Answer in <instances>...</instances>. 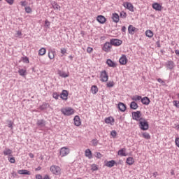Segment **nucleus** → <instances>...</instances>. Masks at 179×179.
Wrapping results in <instances>:
<instances>
[{
    "label": "nucleus",
    "instance_id": "f257e3e1",
    "mask_svg": "<svg viewBox=\"0 0 179 179\" xmlns=\"http://www.w3.org/2000/svg\"><path fill=\"white\" fill-rule=\"evenodd\" d=\"M50 171L55 176H61V174L62 173L61 167H59V166H57V165H52L50 166Z\"/></svg>",
    "mask_w": 179,
    "mask_h": 179
},
{
    "label": "nucleus",
    "instance_id": "f03ea898",
    "mask_svg": "<svg viewBox=\"0 0 179 179\" xmlns=\"http://www.w3.org/2000/svg\"><path fill=\"white\" fill-rule=\"evenodd\" d=\"M61 111L64 115H73L75 114V109L71 108V107H67V108H64L61 109Z\"/></svg>",
    "mask_w": 179,
    "mask_h": 179
},
{
    "label": "nucleus",
    "instance_id": "7ed1b4c3",
    "mask_svg": "<svg viewBox=\"0 0 179 179\" xmlns=\"http://www.w3.org/2000/svg\"><path fill=\"white\" fill-rule=\"evenodd\" d=\"M140 124V128L142 129V131H148L149 129V123H148V121L143 118L142 120L139 122Z\"/></svg>",
    "mask_w": 179,
    "mask_h": 179
},
{
    "label": "nucleus",
    "instance_id": "20e7f679",
    "mask_svg": "<svg viewBox=\"0 0 179 179\" xmlns=\"http://www.w3.org/2000/svg\"><path fill=\"white\" fill-rule=\"evenodd\" d=\"M132 117H133V120H135L136 121H139V122L143 120V117H142V113H141V111L133 112Z\"/></svg>",
    "mask_w": 179,
    "mask_h": 179
},
{
    "label": "nucleus",
    "instance_id": "39448f33",
    "mask_svg": "<svg viewBox=\"0 0 179 179\" xmlns=\"http://www.w3.org/2000/svg\"><path fill=\"white\" fill-rule=\"evenodd\" d=\"M69 153H71V150L66 147H63L59 150L61 157H65V156H68Z\"/></svg>",
    "mask_w": 179,
    "mask_h": 179
},
{
    "label": "nucleus",
    "instance_id": "423d86ee",
    "mask_svg": "<svg viewBox=\"0 0 179 179\" xmlns=\"http://www.w3.org/2000/svg\"><path fill=\"white\" fill-rule=\"evenodd\" d=\"M122 5L124 8L129 10V12H135V7L134 6L133 4H131V3L126 1L124 2Z\"/></svg>",
    "mask_w": 179,
    "mask_h": 179
},
{
    "label": "nucleus",
    "instance_id": "0eeeda50",
    "mask_svg": "<svg viewBox=\"0 0 179 179\" xmlns=\"http://www.w3.org/2000/svg\"><path fill=\"white\" fill-rule=\"evenodd\" d=\"M111 48H113V45L111 44V42H106L104 43L102 50L103 51H105V52H110Z\"/></svg>",
    "mask_w": 179,
    "mask_h": 179
},
{
    "label": "nucleus",
    "instance_id": "6e6552de",
    "mask_svg": "<svg viewBox=\"0 0 179 179\" xmlns=\"http://www.w3.org/2000/svg\"><path fill=\"white\" fill-rule=\"evenodd\" d=\"M100 80L101 82H107L108 80V73L106 70L101 71Z\"/></svg>",
    "mask_w": 179,
    "mask_h": 179
},
{
    "label": "nucleus",
    "instance_id": "1a4fd4ad",
    "mask_svg": "<svg viewBox=\"0 0 179 179\" xmlns=\"http://www.w3.org/2000/svg\"><path fill=\"white\" fill-rule=\"evenodd\" d=\"M110 43L112 45H114L115 47H119V45H121V44H122V41L120 39H110Z\"/></svg>",
    "mask_w": 179,
    "mask_h": 179
},
{
    "label": "nucleus",
    "instance_id": "9d476101",
    "mask_svg": "<svg viewBox=\"0 0 179 179\" xmlns=\"http://www.w3.org/2000/svg\"><path fill=\"white\" fill-rule=\"evenodd\" d=\"M119 62L120 65H127L128 62V58H127V55H122L119 59Z\"/></svg>",
    "mask_w": 179,
    "mask_h": 179
},
{
    "label": "nucleus",
    "instance_id": "9b49d317",
    "mask_svg": "<svg viewBox=\"0 0 179 179\" xmlns=\"http://www.w3.org/2000/svg\"><path fill=\"white\" fill-rule=\"evenodd\" d=\"M73 121L76 127H80V125H82V121L80 120V117L78 115L74 117Z\"/></svg>",
    "mask_w": 179,
    "mask_h": 179
},
{
    "label": "nucleus",
    "instance_id": "f8f14e48",
    "mask_svg": "<svg viewBox=\"0 0 179 179\" xmlns=\"http://www.w3.org/2000/svg\"><path fill=\"white\" fill-rule=\"evenodd\" d=\"M128 31L129 34H131V36H134V34H135V32L138 31V28H136L132 25H129L128 27Z\"/></svg>",
    "mask_w": 179,
    "mask_h": 179
},
{
    "label": "nucleus",
    "instance_id": "ddd939ff",
    "mask_svg": "<svg viewBox=\"0 0 179 179\" xmlns=\"http://www.w3.org/2000/svg\"><path fill=\"white\" fill-rule=\"evenodd\" d=\"M96 20L99 22V23H101V24H104V23L107 22V19H106V17L103 15H98L96 17Z\"/></svg>",
    "mask_w": 179,
    "mask_h": 179
},
{
    "label": "nucleus",
    "instance_id": "4468645a",
    "mask_svg": "<svg viewBox=\"0 0 179 179\" xmlns=\"http://www.w3.org/2000/svg\"><path fill=\"white\" fill-rule=\"evenodd\" d=\"M17 173L22 176H31V172H30V171H28L26 169L18 170Z\"/></svg>",
    "mask_w": 179,
    "mask_h": 179
},
{
    "label": "nucleus",
    "instance_id": "2eb2a0df",
    "mask_svg": "<svg viewBox=\"0 0 179 179\" xmlns=\"http://www.w3.org/2000/svg\"><path fill=\"white\" fill-rule=\"evenodd\" d=\"M118 156L125 157L128 156V153H127V148H122L117 152Z\"/></svg>",
    "mask_w": 179,
    "mask_h": 179
},
{
    "label": "nucleus",
    "instance_id": "dca6fc26",
    "mask_svg": "<svg viewBox=\"0 0 179 179\" xmlns=\"http://www.w3.org/2000/svg\"><path fill=\"white\" fill-rule=\"evenodd\" d=\"M152 6L153 9H155V10H158L159 12H160L162 9H163V6H162V5L158 3H154Z\"/></svg>",
    "mask_w": 179,
    "mask_h": 179
},
{
    "label": "nucleus",
    "instance_id": "f3484780",
    "mask_svg": "<svg viewBox=\"0 0 179 179\" xmlns=\"http://www.w3.org/2000/svg\"><path fill=\"white\" fill-rule=\"evenodd\" d=\"M106 64L110 68H115L117 66V63L113 62V60H111L110 59H107Z\"/></svg>",
    "mask_w": 179,
    "mask_h": 179
},
{
    "label": "nucleus",
    "instance_id": "a211bd4d",
    "mask_svg": "<svg viewBox=\"0 0 179 179\" xmlns=\"http://www.w3.org/2000/svg\"><path fill=\"white\" fill-rule=\"evenodd\" d=\"M118 108L122 113H124L127 110V106L124 103L120 102L118 103Z\"/></svg>",
    "mask_w": 179,
    "mask_h": 179
},
{
    "label": "nucleus",
    "instance_id": "6ab92c4d",
    "mask_svg": "<svg viewBox=\"0 0 179 179\" xmlns=\"http://www.w3.org/2000/svg\"><path fill=\"white\" fill-rule=\"evenodd\" d=\"M106 124H110V125H114V117H108L105 119Z\"/></svg>",
    "mask_w": 179,
    "mask_h": 179
},
{
    "label": "nucleus",
    "instance_id": "aec40b11",
    "mask_svg": "<svg viewBox=\"0 0 179 179\" xmlns=\"http://www.w3.org/2000/svg\"><path fill=\"white\" fill-rule=\"evenodd\" d=\"M141 103L144 104L145 106H149V103H150V99L148 98V96H145L143 98H141Z\"/></svg>",
    "mask_w": 179,
    "mask_h": 179
},
{
    "label": "nucleus",
    "instance_id": "412c9836",
    "mask_svg": "<svg viewBox=\"0 0 179 179\" xmlns=\"http://www.w3.org/2000/svg\"><path fill=\"white\" fill-rule=\"evenodd\" d=\"M60 97L62 100H68V91L66 90H63Z\"/></svg>",
    "mask_w": 179,
    "mask_h": 179
},
{
    "label": "nucleus",
    "instance_id": "4be33fe9",
    "mask_svg": "<svg viewBox=\"0 0 179 179\" xmlns=\"http://www.w3.org/2000/svg\"><path fill=\"white\" fill-rule=\"evenodd\" d=\"M126 163H127V164H128L129 166H132V164H134V163H135V159H134V157H128V158L127 159Z\"/></svg>",
    "mask_w": 179,
    "mask_h": 179
},
{
    "label": "nucleus",
    "instance_id": "5701e85b",
    "mask_svg": "<svg viewBox=\"0 0 179 179\" xmlns=\"http://www.w3.org/2000/svg\"><path fill=\"white\" fill-rule=\"evenodd\" d=\"M112 19L115 23H118L120 22V15L117 13H113Z\"/></svg>",
    "mask_w": 179,
    "mask_h": 179
},
{
    "label": "nucleus",
    "instance_id": "b1692460",
    "mask_svg": "<svg viewBox=\"0 0 179 179\" xmlns=\"http://www.w3.org/2000/svg\"><path fill=\"white\" fill-rule=\"evenodd\" d=\"M166 66V68H168V69H174V62H173L171 60L167 62Z\"/></svg>",
    "mask_w": 179,
    "mask_h": 179
},
{
    "label": "nucleus",
    "instance_id": "393cba45",
    "mask_svg": "<svg viewBox=\"0 0 179 179\" xmlns=\"http://www.w3.org/2000/svg\"><path fill=\"white\" fill-rule=\"evenodd\" d=\"M57 73L61 78H68L69 76V73H65L62 71H58Z\"/></svg>",
    "mask_w": 179,
    "mask_h": 179
},
{
    "label": "nucleus",
    "instance_id": "a878e982",
    "mask_svg": "<svg viewBox=\"0 0 179 179\" xmlns=\"http://www.w3.org/2000/svg\"><path fill=\"white\" fill-rule=\"evenodd\" d=\"M36 125L40 127V128H43V127H45V121L44 120H39L37 121Z\"/></svg>",
    "mask_w": 179,
    "mask_h": 179
},
{
    "label": "nucleus",
    "instance_id": "bb28decb",
    "mask_svg": "<svg viewBox=\"0 0 179 179\" xmlns=\"http://www.w3.org/2000/svg\"><path fill=\"white\" fill-rule=\"evenodd\" d=\"M18 73L20 76H26L27 75V71L24 69H20Z\"/></svg>",
    "mask_w": 179,
    "mask_h": 179
},
{
    "label": "nucleus",
    "instance_id": "cd10ccee",
    "mask_svg": "<svg viewBox=\"0 0 179 179\" xmlns=\"http://www.w3.org/2000/svg\"><path fill=\"white\" fill-rule=\"evenodd\" d=\"M85 155L86 157H88V159H92L93 157V155L92 154V151L90 149H87L85 152Z\"/></svg>",
    "mask_w": 179,
    "mask_h": 179
},
{
    "label": "nucleus",
    "instance_id": "c85d7f7f",
    "mask_svg": "<svg viewBox=\"0 0 179 179\" xmlns=\"http://www.w3.org/2000/svg\"><path fill=\"white\" fill-rule=\"evenodd\" d=\"M105 166H106V167H114V166H115V161L111 160L106 162Z\"/></svg>",
    "mask_w": 179,
    "mask_h": 179
},
{
    "label": "nucleus",
    "instance_id": "c756f323",
    "mask_svg": "<svg viewBox=\"0 0 179 179\" xmlns=\"http://www.w3.org/2000/svg\"><path fill=\"white\" fill-rule=\"evenodd\" d=\"M46 52L47 50L45 48H42L38 50V54L40 57H43V55H45Z\"/></svg>",
    "mask_w": 179,
    "mask_h": 179
},
{
    "label": "nucleus",
    "instance_id": "7c9ffc66",
    "mask_svg": "<svg viewBox=\"0 0 179 179\" xmlns=\"http://www.w3.org/2000/svg\"><path fill=\"white\" fill-rule=\"evenodd\" d=\"M91 92L92 94H97L99 92V87L96 85H92L91 87Z\"/></svg>",
    "mask_w": 179,
    "mask_h": 179
},
{
    "label": "nucleus",
    "instance_id": "2f4dec72",
    "mask_svg": "<svg viewBox=\"0 0 179 179\" xmlns=\"http://www.w3.org/2000/svg\"><path fill=\"white\" fill-rule=\"evenodd\" d=\"M48 55L50 59H54V58H55V51H53V50L49 51Z\"/></svg>",
    "mask_w": 179,
    "mask_h": 179
},
{
    "label": "nucleus",
    "instance_id": "473e14b6",
    "mask_svg": "<svg viewBox=\"0 0 179 179\" xmlns=\"http://www.w3.org/2000/svg\"><path fill=\"white\" fill-rule=\"evenodd\" d=\"M130 108H131V110H136L138 108V103L135 101L131 102Z\"/></svg>",
    "mask_w": 179,
    "mask_h": 179
},
{
    "label": "nucleus",
    "instance_id": "72a5a7b5",
    "mask_svg": "<svg viewBox=\"0 0 179 179\" xmlns=\"http://www.w3.org/2000/svg\"><path fill=\"white\" fill-rule=\"evenodd\" d=\"M153 35H154L153 31H152V30L150 29H148L145 31V36L147 37H149V38H152V37H153Z\"/></svg>",
    "mask_w": 179,
    "mask_h": 179
},
{
    "label": "nucleus",
    "instance_id": "f704fd0d",
    "mask_svg": "<svg viewBox=\"0 0 179 179\" xmlns=\"http://www.w3.org/2000/svg\"><path fill=\"white\" fill-rule=\"evenodd\" d=\"M131 99V100H133V101H139V100H141L142 96L139 95H134V96H132Z\"/></svg>",
    "mask_w": 179,
    "mask_h": 179
},
{
    "label": "nucleus",
    "instance_id": "c9c22d12",
    "mask_svg": "<svg viewBox=\"0 0 179 179\" xmlns=\"http://www.w3.org/2000/svg\"><path fill=\"white\" fill-rule=\"evenodd\" d=\"M3 153L4 156H10L12 154V150L9 148H6Z\"/></svg>",
    "mask_w": 179,
    "mask_h": 179
},
{
    "label": "nucleus",
    "instance_id": "e433bc0d",
    "mask_svg": "<svg viewBox=\"0 0 179 179\" xmlns=\"http://www.w3.org/2000/svg\"><path fill=\"white\" fill-rule=\"evenodd\" d=\"M52 6L55 10H61V6L59 5H58V3H57V2L54 1L52 3Z\"/></svg>",
    "mask_w": 179,
    "mask_h": 179
},
{
    "label": "nucleus",
    "instance_id": "4c0bfd02",
    "mask_svg": "<svg viewBox=\"0 0 179 179\" xmlns=\"http://www.w3.org/2000/svg\"><path fill=\"white\" fill-rule=\"evenodd\" d=\"M142 136L145 139H150V134H149V133H148V132L142 133Z\"/></svg>",
    "mask_w": 179,
    "mask_h": 179
},
{
    "label": "nucleus",
    "instance_id": "58836bf2",
    "mask_svg": "<svg viewBox=\"0 0 179 179\" xmlns=\"http://www.w3.org/2000/svg\"><path fill=\"white\" fill-rule=\"evenodd\" d=\"M24 10L26 13H31L33 12L31 6H25Z\"/></svg>",
    "mask_w": 179,
    "mask_h": 179
},
{
    "label": "nucleus",
    "instance_id": "ea45409f",
    "mask_svg": "<svg viewBox=\"0 0 179 179\" xmlns=\"http://www.w3.org/2000/svg\"><path fill=\"white\" fill-rule=\"evenodd\" d=\"M107 87H114V81H109L106 84Z\"/></svg>",
    "mask_w": 179,
    "mask_h": 179
},
{
    "label": "nucleus",
    "instance_id": "a19ab883",
    "mask_svg": "<svg viewBox=\"0 0 179 179\" xmlns=\"http://www.w3.org/2000/svg\"><path fill=\"white\" fill-rule=\"evenodd\" d=\"M91 170L92 171H97V170H99V168L97 167V165L92 164V166H91Z\"/></svg>",
    "mask_w": 179,
    "mask_h": 179
},
{
    "label": "nucleus",
    "instance_id": "79ce46f5",
    "mask_svg": "<svg viewBox=\"0 0 179 179\" xmlns=\"http://www.w3.org/2000/svg\"><path fill=\"white\" fill-rule=\"evenodd\" d=\"M22 62H24V64H29L30 62V60H29V57H22Z\"/></svg>",
    "mask_w": 179,
    "mask_h": 179
},
{
    "label": "nucleus",
    "instance_id": "37998d69",
    "mask_svg": "<svg viewBox=\"0 0 179 179\" xmlns=\"http://www.w3.org/2000/svg\"><path fill=\"white\" fill-rule=\"evenodd\" d=\"M51 25V22H50V21H48V20H46L45 21V27H47L48 29H50V26Z\"/></svg>",
    "mask_w": 179,
    "mask_h": 179
},
{
    "label": "nucleus",
    "instance_id": "c03bdc74",
    "mask_svg": "<svg viewBox=\"0 0 179 179\" xmlns=\"http://www.w3.org/2000/svg\"><path fill=\"white\" fill-rule=\"evenodd\" d=\"M120 17L125 19L127 17V13H125V11H122L120 13Z\"/></svg>",
    "mask_w": 179,
    "mask_h": 179
},
{
    "label": "nucleus",
    "instance_id": "a18cd8bd",
    "mask_svg": "<svg viewBox=\"0 0 179 179\" xmlns=\"http://www.w3.org/2000/svg\"><path fill=\"white\" fill-rule=\"evenodd\" d=\"M52 97L53 99H55V100H58V99L59 98V94H58V93L57 92H54L52 94Z\"/></svg>",
    "mask_w": 179,
    "mask_h": 179
},
{
    "label": "nucleus",
    "instance_id": "49530a36",
    "mask_svg": "<svg viewBox=\"0 0 179 179\" xmlns=\"http://www.w3.org/2000/svg\"><path fill=\"white\" fill-rule=\"evenodd\" d=\"M157 82H159V83H162L163 86H166V82L163 80L162 78H158Z\"/></svg>",
    "mask_w": 179,
    "mask_h": 179
},
{
    "label": "nucleus",
    "instance_id": "de8ad7c7",
    "mask_svg": "<svg viewBox=\"0 0 179 179\" xmlns=\"http://www.w3.org/2000/svg\"><path fill=\"white\" fill-rule=\"evenodd\" d=\"M92 146H97V145H99V141L97 140H92Z\"/></svg>",
    "mask_w": 179,
    "mask_h": 179
},
{
    "label": "nucleus",
    "instance_id": "09e8293b",
    "mask_svg": "<svg viewBox=\"0 0 179 179\" xmlns=\"http://www.w3.org/2000/svg\"><path fill=\"white\" fill-rule=\"evenodd\" d=\"M173 106L176 107V108H179V101H173Z\"/></svg>",
    "mask_w": 179,
    "mask_h": 179
},
{
    "label": "nucleus",
    "instance_id": "8fccbe9b",
    "mask_svg": "<svg viewBox=\"0 0 179 179\" xmlns=\"http://www.w3.org/2000/svg\"><path fill=\"white\" fill-rule=\"evenodd\" d=\"M110 135L113 136V138H115V136H117V131H115V130H113L110 132Z\"/></svg>",
    "mask_w": 179,
    "mask_h": 179
},
{
    "label": "nucleus",
    "instance_id": "3c124183",
    "mask_svg": "<svg viewBox=\"0 0 179 179\" xmlns=\"http://www.w3.org/2000/svg\"><path fill=\"white\" fill-rule=\"evenodd\" d=\"M8 128H11V129H13V123L12 121H8Z\"/></svg>",
    "mask_w": 179,
    "mask_h": 179
},
{
    "label": "nucleus",
    "instance_id": "603ef678",
    "mask_svg": "<svg viewBox=\"0 0 179 179\" xmlns=\"http://www.w3.org/2000/svg\"><path fill=\"white\" fill-rule=\"evenodd\" d=\"M6 1L7 2V3H8V5H13V3H15V0H6Z\"/></svg>",
    "mask_w": 179,
    "mask_h": 179
},
{
    "label": "nucleus",
    "instance_id": "864d4df0",
    "mask_svg": "<svg viewBox=\"0 0 179 179\" xmlns=\"http://www.w3.org/2000/svg\"><path fill=\"white\" fill-rule=\"evenodd\" d=\"M87 52H88V54H90L91 52H93V48L88 47L87 48Z\"/></svg>",
    "mask_w": 179,
    "mask_h": 179
},
{
    "label": "nucleus",
    "instance_id": "5fc2aeb1",
    "mask_svg": "<svg viewBox=\"0 0 179 179\" xmlns=\"http://www.w3.org/2000/svg\"><path fill=\"white\" fill-rule=\"evenodd\" d=\"M20 5L22 6H27V1H20Z\"/></svg>",
    "mask_w": 179,
    "mask_h": 179
},
{
    "label": "nucleus",
    "instance_id": "6e6d98bb",
    "mask_svg": "<svg viewBox=\"0 0 179 179\" xmlns=\"http://www.w3.org/2000/svg\"><path fill=\"white\" fill-rule=\"evenodd\" d=\"M10 163H15L16 162V160L15 159V157H11L10 159H8Z\"/></svg>",
    "mask_w": 179,
    "mask_h": 179
},
{
    "label": "nucleus",
    "instance_id": "4d7b16f0",
    "mask_svg": "<svg viewBox=\"0 0 179 179\" xmlns=\"http://www.w3.org/2000/svg\"><path fill=\"white\" fill-rule=\"evenodd\" d=\"M61 54H62L63 55H65V54H66V49L62 48L61 49Z\"/></svg>",
    "mask_w": 179,
    "mask_h": 179
},
{
    "label": "nucleus",
    "instance_id": "13d9d810",
    "mask_svg": "<svg viewBox=\"0 0 179 179\" xmlns=\"http://www.w3.org/2000/svg\"><path fill=\"white\" fill-rule=\"evenodd\" d=\"M22 36V31H17L16 37H20Z\"/></svg>",
    "mask_w": 179,
    "mask_h": 179
},
{
    "label": "nucleus",
    "instance_id": "bf43d9fd",
    "mask_svg": "<svg viewBox=\"0 0 179 179\" xmlns=\"http://www.w3.org/2000/svg\"><path fill=\"white\" fill-rule=\"evenodd\" d=\"M95 156H96V157H98V159H101V153H100V152H96V153H95Z\"/></svg>",
    "mask_w": 179,
    "mask_h": 179
},
{
    "label": "nucleus",
    "instance_id": "052dcab7",
    "mask_svg": "<svg viewBox=\"0 0 179 179\" xmlns=\"http://www.w3.org/2000/svg\"><path fill=\"white\" fill-rule=\"evenodd\" d=\"M36 179H43V176L40 174L36 176Z\"/></svg>",
    "mask_w": 179,
    "mask_h": 179
},
{
    "label": "nucleus",
    "instance_id": "680f3d73",
    "mask_svg": "<svg viewBox=\"0 0 179 179\" xmlns=\"http://www.w3.org/2000/svg\"><path fill=\"white\" fill-rule=\"evenodd\" d=\"M152 176L155 177V178H156V177H157V172H154Z\"/></svg>",
    "mask_w": 179,
    "mask_h": 179
},
{
    "label": "nucleus",
    "instance_id": "e2e57ef3",
    "mask_svg": "<svg viewBox=\"0 0 179 179\" xmlns=\"http://www.w3.org/2000/svg\"><path fill=\"white\" fill-rule=\"evenodd\" d=\"M126 30H127V27H122V31L125 32Z\"/></svg>",
    "mask_w": 179,
    "mask_h": 179
},
{
    "label": "nucleus",
    "instance_id": "0e129e2a",
    "mask_svg": "<svg viewBox=\"0 0 179 179\" xmlns=\"http://www.w3.org/2000/svg\"><path fill=\"white\" fill-rule=\"evenodd\" d=\"M29 157H31V159H33V157H34V155L33 153H29Z\"/></svg>",
    "mask_w": 179,
    "mask_h": 179
},
{
    "label": "nucleus",
    "instance_id": "69168bd1",
    "mask_svg": "<svg viewBox=\"0 0 179 179\" xmlns=\"http://www.w3.org/2000/svg\"><path fill=\"white\" fill-rule=\"evenodd\" d=\"M43 179H50V176L48 175H45Z\"/></svg>",
    "mask_w": 179,
    "mask_h": 179
},
{
    "label": "nucleus",
    "instance_id": "338daca9",
    "mask_svg": "<svg viewBox=\"0 0 179 179\" xmlns=\"http://www.w3.org/2000/svg\"><path fill=\"white\" fill-rule=\"evenodd\" d=\"M35 170H36V171H38L41 170V166H38V167L36 168Z\"/></svg>",
    "mask_w": 179,
    "mask_h": 179
},
{
    "label": "nucleus",
    "instance_id": "774afa93",
    "mask_svg": "<svg viewBox=\"0 0 179 179\" xmlns=\"http://www.w3.org/2000/svg\"><path fill=\"white\" fill-rule=\"evenodd\" d=\"M175 54H176V55H179V50H176L175 51Z\"/></svg>",
    "mask_w": 179,
    "mask_h": 179
}]
</instances>
